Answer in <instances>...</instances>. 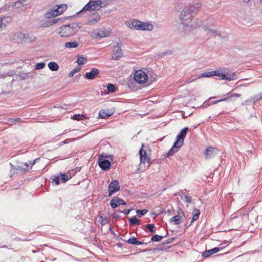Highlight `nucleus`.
<instances>
[{
  "mask_svg": "<svg viewBox=\"0 0 262 262\" xmlns=\"http://www.w3.org/2000/svg\"><path fill=\"white\" fill-rule=\"evenodd\" d=\"M81 70V67H75L72 71H71L70 72V73L69 74V76L70 77H72L75 74H76V73L78 72L79 71H80Z\"/></svg>",
  "mask_w": 262,
  "mask_h": 262,
  "instance_id": "f704fd0d",
  "label": "nucleus"
},
{
  "mask_svg": "<svg viewBox=\"0 0 262 262\" xmlns=\"http://www.w3.org/2000/svg\"><path fill=\"white\" fill-rule=\"evenodd\" d=\"M200 214V211L197 209H193V216L191 221L190 224L189 225L190 226L193 222L196 221L199 219V216Z\"/></svg>",
  "mask_w": 262,
  "mask_h": 262,
  "instance_id": "b1692460",
  "label": "nucleus"
},
{
  "mask_svg": "<svg viewBox=\"0 0 262 262\" xmlns=\"http://www.w3.org/2000/svg\"><path fill=\"white\" fill-rule=\"evenodd\" d=\"M224 247H215L212 249H210L208 250H206L203 252L202 256L205 258H207L211 256V255L219 252L220 250L223 249Z\"/></svg>",
  "mask_w": 262,
  "mask_h": 262,
  "instance_id": "4468645a",
  "label": "nucleus"
},
{
  "mask_svg": "<svg viewBox=\"0 0 262 262\" xmlns=\"http://www.w3.org/2000/svg\"><path fill=\"white\" fill-rule=\"evenodd\" d=\"M260 3H262V0H259Z\"/></svg>",
  "mask_w": 262,
  "mask_h": 262,
  "instance_id": "774afa93",
  "label": "nucleus"
},
{
  "mask_svg": "<svg viewBox=\"0 0 262 262\" xmlns=\"http://www.w3.org/2000/svg\"><path fill=\"white\" fill-rule=\"evenodd\" d=\"M56 260V258H54V259L53 260V261H54V260Z\"/></svg>",
  "mask_w": 262,
  "mask_h": 262,
  "instance_id": "338daca9",
  "label": "nucleus"
},
{
  "mask_svg": "<svg viewBox=\"0 0 262 262\" xmlns=\"http://www.w3.org/2000/svg\"><path fill=\"white\" fill-rule=\"evenodd\" d=\"M227 95L228 96V98H229L230 97H232L233 96H235L236 97H239L241 95L239 94H230V93H228L227 94Z\"/></svg>",
  "mask_w": 262,
  "mask_h": 262,
  "instance_id": "de8ad7c7",
  "label": "nucleus"
},
{
  "mask_svg": "<svg viewBox=\"0 0 262 262\" xmlns=\"http://www.w3.org/2000/svg\"><path fill=\"white\" fill-rule=\"evenodd\" d=\"M80 25V23L74 22L69 24V26L70 27L71 30H73V31H74L75 34L78 31L79 29L81 28V26Z\"/></svg>",
  "mask_w": 262,
  "mask_h": 262,
  "instance_id": "4be33fe9",
  "label": "nucleus"
},
{
  "mask_svg": "<svg viewBox=\"0 0 262 262\" xmlns=\"http://www.w3.org/2000/svg\"><path fill=\"white\" fill-rule=\"evenodd\" d=\"M2 248H7V246H2Z\"/></svg>",
  "mask_w": 262,
  "mask_h": 262,
  "instance_id": "0e129e2a",
  "label": "nucleus"
},
{
  "mask_svg": "<svg viewBox=\"0 0 262 262\" xmlns=\"http://www.w3.org/2000/svg\"><path fill=\"white\" fill-rule=\"evenodd\" d=\"M112 216L114 219H118L120 217V215H119L117 212H114V213L112 214Z\"/></svg>",
  "mask_w": 262,
  "mask_h": 262,
  "instance_id": "3c124183",
  "label": "nucleus"
},
{
  "mask_svg": "<svg viewBox=\"0 0 262 262\" xmlns=\"http://www.w3.org/2000/svg\"><path fill=\"white\" fill-rule=\"evenodd\" d=\"M140 20L138 19H132L125 21V25L131 29L138 30L139 26L140 24Z\"/></svg>",
  "mask_w": 262,
  "mask_h": 262,
  "instance_id": "ddd939ff",
  "label": "nucleus"
},
{
  "mask_svg": "<svg viewBox=\"0 0 262 262\" xmlns=\"http://www.w3.org/2000/svg\"><path fill=\"white\" fill-rule=\"evenodd\" d=\"M37 160H38V159H36L35 160H34L33 161V162H32V163H31V162H30V164H31V165H32V166H33V165H34L36 163V161H37Z\"/></svg>",
  "mask_w": 262,
  "mask_h": 262,
  "instance_id": "4d7b16f0",
  "label": "nucleus"
},
{
  "mask_svg": "<svg viewBox=\"0 0 262 262\" xmlns=\"http://www.w3.org/2000/svg\"><path fill=\"white\" fill-rule=\"evenodd\" d=\"M78 45L76 41L68 42L65 43V47L67 48H75L78 46Z\"/></svg>",
  "mask_w": 262,
  "mask_h": 262,
  "instance_id": "c85d7f7f",
  "label": "nucleus"
},
{
  "mask_svg": "<svg viewBox=\"0 0 262 262\" xmlns=\"http://www.w3.org/2000/svg\"><path fill=\"white\" fill-rule=\"evenodd\" d=\"M154 29V26L146 22L140 21V24L138 28V30H142V31H151Z\"/></svg>",
  "mask_w": 262,
  "mask_h": 262,
  "instance_id": "2eb2a0df",
  "label": "nucleus"
},
{
  "mask_svg": "<svg viewBox=\"0 0 262 262\" xmlns=\"http://www.w3.org/2000/svg\"><path fill=\"white\" fill-rule=\"evenodd\" d=\"M127 243L129 244L135 245H139L143 244V242L141 241H139L135 237H132L129 238L127 241Z\"/></svg>",
  "mask_w": 262,
  "mask_h": 262,
  "instance_id": "5701e85b",
  "label": "nucleus"
},
{
  "mask_svg": "<svg viewBox=\"0 0 262 262\" xmlns=\"http://www.w3.org/2000/svg\"><path fill=\"white\" fill-rule=\"evenodd\" d=\"M148 79L147 75L142 71L138 70L135 72L134 79L138 83H144Z\"/></svg>",
  "mask_w": 262,
  "mask_h": 262,
  "instance_id": "0eeeda50",
  "label": "nucleus"
},
{
  "mask_svg": "<svg viewBox=\"0 0 262 262\" xmlns=\"http://www.w3.org/2000/svg\"><path fill=\"white\" fill-rule=\"evenodd\" d=\"M85 115H80V114H75L71 117V118L74 120H77V121L82 120H83V118H84V119L87 118V117Z\"/></svg>",
  "mask_w": 262,
  "mask_h": 262,
  "instance_id": "cd10ccee",
  "label": "nucleus"
},
{
  "mask_svg": "<svg viewBox=\"0 0 262 262\" xmlns=\"http://www.w3.org/2000/svg\"><path fill=\"white\" fill-rule=\"evenodd\" d=\"M212 73V76H216L220 77L221 80H227L231 81L236 79V75L235 73H228L227 74L221 72L219 70H215L211 71Z\"/></svg>",
  "mask_w": 262,
  "mask_h": 262,
  "instance_id": "39448f33",
  "label": "nucleus"
},
{
  "mask_svg": "<svg viewBox=\"0 0 262 262\" xmlns=\"http://www.w3.org/2000/svg\"><path fill=\"white\" fill-rule=\"evenodd\" d=\"M10 166L11 167L12 169H14V170H16V166H15V165H13L11 163H10Z\"/></svg>",
  "mask_w": 262,
  "mask_h": 262,
  "instance_id": "6e6d98bb",
  "label": "nucleus"
},
{
  "mask_svg": "<svg viewBox=\"0 0 262 262\" xmlns=\"http://www.w3.org/2000/svg\"><path fill=\"white\" fill-rule=\"evenodd\" d=\"M102 4V2L101 0L90 1L78 13L86 11H94L96 9H99L103 7L101 6Z\"/></svg>",
  "mask_w": 262,
  "mask_h": 262,
  "instance_id": "7ed1b4c3",
  "label": "nucleus"
},
{
  "mask_svg": "<svg viewBox=\"0 0 262 262\" xmlns=\"http://www.w3.org/2000/svg\"><path fill=\"white\" fill-rule=\"evenodd\" d=\"M18 4H21L23 6L27 5V3H26V0H19L15 3V5L16 6Z\"/></svg>",
  "mask_w": 262,
  "mask_h": 262,
  "instance_id": "49530a36",
  "label": "nucleus"
},
{
  "mask_svg": "<svg viewBox=\"0 0 262 262\" xmlns=\"http://www.w3.org/2000/svg\"><path fill=\"white\" fill-rule=\"evenodd\" d=\"M201 25H202V23H201V24L199 25V26H200Z\"/></svg>",
  "mask_w": 262,
  "mask_h": 262,
  "instance_id": "69168bd1",
  "label": "nucleus"
},
{
  "mask_svg": "<svg viewBox=\"0 0 262 262\" xmlns=\"http://www.w3.org/2000/svg\"><path fill=\"white\" fill-rule=\"evenodd\" d=\"M176 237H172L168 238L165 243H163V244H170L172 243L173 241H174L176 239Z\"/></svg>",
  "mask_w": 262,
  "mask_h": 262,
  "instance_id": "09e8293b",
  "label": "nucleus"
},
{
  "mask_svg": "<svg viewBox=\"0 0 262 262\" xmlns=\"http://www.w3.org/2000/svg\"><path fill=\"white\" fill-rule=\"evenodd\" d=\"M205 31L207 32V33L208 34H209L211 36H212L213 37H216L217 36H221V34L220 32L217 31V30H215L214 29L211 28H206Z\"/></svg>",
  "mask_w": 262,
  "mask_h": 262,
  "instance_id": "412c9836",
  "label": "nucleus"
},
{
  "mask_svg": "<svg viewBox=\"0 0 262 262\" xmlns=\"http://www.w3.org/2000/svg\"><path fill=\"white\" fill-rule=\"evenodd\" d=\"M110 116H111V114H107L103 110H100L99 113V116L102 119L107 118Z\"/></svg>",
  "mask_w": 262,
  "mask_h": 262,
  "instance_id": "473e14b6",
  "label": "nucleus"
},
{
  "mask_svg": "<svg viewBox=\"0 0 262 262\" xmlns=\"http://www.w3.org/2000/svg\"><path fill=\"white\" fill-rule=\"evenodd\" d=\"M148 212L147 209H143V210H137L136 212L139 216H143Z\"/></svg>",
  "mask_w": 262,
  "mask_h": 262,
  "instance_id": "58836bf2",
  "label": "nucleus"
},
{
  "mask_svg": "<svg viewBox=\"0 0 262 262\" xmlns=\"http://www.w3.org/2000/svg\"><path fill=\"white\" fill-rule=\"evenodd\" d=\"M99 74V70L96 68H93L90 72H87L84 76L88 79H94L95 76Z\"/></svg>",
  "mask_w": 262,
  "mask_h": 262,
  "instance_id": "f3484780",
  "label": "nucleus"
},
{
  "mask_svg": "<svg viewBox=\"0 0 262 262\" xmlns=\"http://www.w3.org/2000/svg\"><path fill=\"white\" fill-rule=\"evenodd\" d=\"M120 189L119 181L117 180L112 181L108 185V196H111Z\"/></svg>",
  "mask_w": 262,
  "mask_h": 262,
  "instance_id": "9d476101",
  "label": "nucleus"
},
{
  "mask_svg": "<svg viewBox=\"0 0 262 262\" xmlns=\"http://www.w3.org/2000/svg\"><path fill=\"white\" fill-rule=\"evenodd\" d=\"M178 215H180L181 216V217L182 216H184V213L183 212V211L181 209H180L178 210Z\"/></svg>",
  "mask_w": 262,
  "mask_h": 262,
  "instance_id": "603ef678",
  "label": "nucleus"
},
{
  "mask_svg": "<svg viewBox=\"0 0 262 262\" xmlns=\"http://www.w3.org/2000/svg\"><path fill=\"white\" fill-rule=\"evenodd\" d=\"M144 147L143 144H142V148L140 149L139 154L140 155V164H145L146 161L148 163L147 167H149L152 162L150 161L149 157L147 156V152L145 150H143Z\"/></svg>",
  "mask_w": 262,
  "mask_h": 262,
  "instance_id": "1a4fd4ad",
  "label": "nucleus"
},
{
  "mask_svg": "<svg viewBox=\"0 0 262 262\" xmlns=\"http://www.w3.org/2000/svg\"><path fill=\"white\" fill-rule=\"evenodd\" d=\"M48 67L52 71H56L59 69L58 65L55 62H50L48 63Z\"/></svg>",
  "mask_w": 262,
  "mask_h": 262,
  "instance_id": "a878e982",
  "label": "nucleus"
},
{
  "mask_svg": "<svg viewBox=\"0 0 262 262\" xmlns=\"http://www.w3.org/2000/svg\"><path fill=\"white\" fill-rule=\"evenodd\" d=\"M131 209H124L122 211V213L125 214V215H127L129 213Z\"/></svg>",
  "mask_w": 262,
  "mask_h": 262,
  "instance_id": "864d4df0",
  "label": "nucleus"
},
{
  "mask_svg": "<svg viewBox=\"0 0 262 262\" xmlns=\"http://www.w3.org/2000/svg\"><path fill=\"white\" fill-rule=\"evenodd\" d=\"M181 216L180 215H177L171 217L170 220V222H173L175 225H179L181 223Z\"/></svg>",
  "mask_w": 262,
  "mask_h": 262,
  "instance_id": "bb28decb",
  "label": "nucleus"
},
{
  "mask_svg": "<svg viewBox=\"0 0 262 262\" xmlns=\"http://www.w3.org/2000/svg\"><path fill=\"white\" fill-rule=\"evenodd\" d=\"M163 237L164 236H163L155 234L151 237V240L154 242H159L163 239Z\"/></svg>",
  "mask_w": 262,
  "mask_h": 262,
  "instance_id": "c9c22d12",
  "label": "nucleus"
},
{
  "mask_svg": "<svg viewBox=\"0 0 262 262\" xmlns=\"http://www.w3.org/2000/svg\"><path fill=\"white\" fill-rule=\"evenodd\" d=\"M85 61H86V59L83 57H80L77 60L78 66L83 64Z\"/></svg>",
  "mask_w": 262,
  "mask_h": 262,
  "instance_id": "ea45409f",
  "label": "nucleus"
},
{
  "mask_svg": "<svg viewBox=\"0 0 262 262\" xmlns=\"http://www.w3.org/2000/svg\"><path fill=\"white\" fill-rule=\"evenodd\" d=\"M126 204V202H125L122 199L118 197L113 198L110 202V205L113 209L117 208L120 205H125Z\"/></svg>",
  "mask_w": 262,
  "mask_h": 262,
  "instance_id": "f8f14e48",
  "label": "nucleus"
},
{
  "mask_svg": "<svg viewBox=\"0 0 262 262\" xmlns=\"http://www.w3.org/2000/svg\"><path fill=\"white\" fill-rule=\"evenodd\" d=\"M2 24H3V23L1 21H0V28L2 27Z\"/></svg>",
  "mask_w": 262,
  "mask_h": 262,
  "instance_id": "e2e57ef3",
  "label": "nucleus"
},
{
  "mask_svg": "<svg viewBox=\"0 0 262 262\" xmlns=\"http://www.w3.org/2000/svg\"><path fill=\"white\" fill-rule=\"evenodd\" d=\"M211 76H212V73L210 72H205L201 74V77H210Z\"/></svg>",
  "mask_w": 262,
  "mask_h": 262,
  "instance_id": "37998d69",
  "label": "nucleus"
},
{
  "mask_svg": "<svg viewBox=\"0 0 262 262\" xmlns=\"http://www.w3.org/2000/svg\"><path fill=\"white\" fill-rule=\"evenodd\" d=\"M250 0H243L245 3H248Z\"/></svg>",
  "mask_w": 262,
  "mask_h": 262,
  "instance_id": "13d9d810",
  "label": "nucleus"
},
{
  "mask_svg": "<svg viewBox=\"0 0 262 262\" xmlns=\"http://www.w3.org/2000/svg\"><path fill=\"white\" fill-rule=\"evenodd\" d=\"M57 9L52 10L50 12L46 13L45 15L46 17L47 18L54 17L62 13L67 9V5L64 4L57 5Z\"/></svg>",
  "mask_w": 262,
  "mask_h": 262,
  "instance_id": "423d86ee",
  "label": "nucleus"
},
{
  "mask_svg": "<svg viewBox=\"0 0 262 262\" xmlns=\"http://www.w3.org/2000/svg\"><path fill=\"white\" fill-rule=\"evenodd\" d=\"M110 32L107 30H99L97 32L95 33V38L100 39L102 37H107Z\"/></svg>",
  "mask_w": 262,
  "mask_h": 262,
  "instance_id": "6ab92c4d",
  "label": "nucleus"
},
{
  "mask_svg": "<svg viewBox=\"0 0 262 262\" xmlns=\"http://www.w3.org/2000/svg\"><path fill=\"white\" fill-rule=\"evenodd\" d=\"M155 228V225L154 224H147L145 225V229L148 230L151 233H154L156 232Z\"/></svg>",
  "mask_w": 262,
  "mask_h": 262,
  "instance_id": "7c9ffc66",
  "label": "nucleus"
},
{
  "mask_svg": "<svg viewBox=\"0 0 262 262\" xmlns=\"http://www.w3.org/2000/svg\"><path fill=\"white\" fill-rule=\"evenodd\" d=\"M115 85L112 83H109L107 86V90L108 93L115 92Z\"/></svg>",
  "mask_w": 262,
  "mask_h": 262,
  "instance_id": "e433bc0d",
  "label": "nucleus"
},
{
  "mask_svg": "<svg viewBox=\"0 0 262 262\" xmlns=\"http://www.w3.org/2000/svg\"><path fill=\"white\" fill-rule=\"evenodd\" d=\"M14 39H16L18 38L17 41L18 42H21V41H24L25 42H31L34 41L36 37L32 35H30L28 33H24L21 32H19L15 34L14 36Z\"/></svg>",
  "mask_w": 262,
  "mask_h": 262,
  "instance_id": "20e7f679",
  "label": "nucleus"
},
{
  "mask_svg": "<svg viewBox=\"0 0 262 262\" xmlns=\"http://www.w3.org/2000/svg\"><path fill=\"white\" fill-rule=\"evenodd\" d=\"M129 223L131 226L139 225L140 224V221L137 219L136 216H134L133 217L130 218L129 219Z\"/></svg>",
  "mask_w": 262,
  "mask_h": 262,
  "instance_id": "393cba45",
  "label": "nucleus"
},
{
  "mask_svg": "<svg viewBox=\"0 0 262 262\" xmlns=\"http://www.w3.org/2000/svg\"><path fill=\"white\" fill-rule=\"evenodd\" d=\"M117 211H118L119 212H122L123 210L119 209L118 210H117Z\"/></svg>",
  "mask_w": 262,
  "mask_h": 262,
  "instance_id": "680f3d73",
  "label": "nucleus"
},
{
  "mask_svg": "<svg viewBox=\"0 0 262 262\" xmlns=\"http://www.w3.org/2000/svg\"><path fill=\"white\" fill-rule=\"evenodd\" d=\"M16 170L22 172L29 170V164L28 163L19 162L16 165Z\"/></svg>",
  "mask_w": 262,
  "mask_h": 262,
  "instance_id": "a211bd4d",
  "label": "nucleus"
},
{
  "mask_svg": "<svg viewBox=\"0 0 262 262\" xmlns=\"http://www.w3.org/2000/svg\"><path fill=\"white\" fill-rule=\"evenodd\" d=\"M59 34L62 37H68L74 34L69 25H63L60 28Z\"/></svg>",
  "mask_w": 262,
  "mask_h": 262,
  "instance_id": "9b49d317",
  "label": "nucleus"
},
{
  "mask_svg": "<svg viewBox=\"0 0 262 262\" xmlns=\"http://www.w3.org/2000/svg\"><path fill=\"white\" fill-rule=\"evenodd\" d=\"M201 7L200 3H195L192 5L187 6L182 10L180 15L182 23L185 26H189V23L186 22L196 14Z\"/></svg>",
  "mask_w": 262,
  "mask_h": 262,
  "instance_id": "f257e3e1",
  "label": "nucleus"
},
{
  "mask_svg": "<svg viewBox=\"0 0 262 262\" xmlns=\"http://www.w3.org/2000/svg\"><path fill=\"white\" fill-rule=\"evenodd\" d=\"M73 172H75V171H73V170H72L71 172H70V173H71V174H72L73 175H74V173H73Z\"/></svg>",
  "mask_w": 262,
  "mask_h": 262,
  "instance_id": "052dcab7",
  "label": "nucleus"
},
{
  "mask_svg": "<svg viewBox=\"0 0 262 262\" xmlns=\"http://www.w3.org/2000/svg\"><path fill=\"white\" fill-rule=\"evenodd\" d=\"M60 19L59 18H53L49 20L48 23V26H51L52 25H54L58 22V20H59Z\"/></svg>",
  "mask_w": 262,
  "mask_h": 262,
  "instance_id": "79ce46f5",
  "label": "nucleus"
},
{
  "mask_svg": "<svg viewBox=\"0 0 262 262\" xmlns=\"http://www.w3.org/2000/svg\"><path fill=\"white\" fill-rule=\"evenodd\" d=\"M188 127H186L181 130L176 137V141L174 142L171 148L166 154V157L169 158L178 151V149L181 147L184 143V138L188 132Z\"/></svg>",
  "mask_w": 262,
  "mask_h": 262,
  "instance_id": "f03ea898",
  "label": "nucleus"
},
{
  "mask_svg": "<svg viewBox=\"0 0 262 262\" xmlns=\"http://www.w3.org/2000/svg\"><path fill=\"white\" fill-rule=\"evenodd\" d=\"M228 98H224V99H220V100H215L214 101H212L211 103H209V102L208 101H205L204 103V107H207L208 106H209V105L210 104H216L217 103H219L220 102H221V101H225Z\"/></svg>",
  "mask_w": 262,
  "mask_h": 262,
  "instance_id": "c756f323",
  "label": "nucleus"
},
{
  "mask_svg": "<svg viewBox=\"0 0 262 262\" xmlns=\"http://www.w3.org/2000/svg\"><path fill=\"white\" fill-rule=\"evenodd\" d=\"M52 181V182L55 183L56 185H59L60 183V177L59 174L57 176H52L50 179Z\"/></svg>",
  "mask_w": 262,
  "mask_h": 262,
  "instance_id": "72a5a7b5",
  "label": "nucleus"
},
{
  "mask_svg": "<svg viewBox=\"0 0 262 262\" xmlns=\"http://www.w3.org/2000/svg\"><path fill=\"white\" fill-rule=\"evenodd\" d=\"M59 177L61 178V180L63 183H65L67 181H68L69 178L68 175L64 173H61V172L59 173Z\"/></svg>",
  "mask_w": 262,
  "mask_h": 262,
  "instance_id": "4c0bfd02",
  "label": "nucleus"
},
{
  "mask_svg": "<svg viewBox=\"0 0 262 262\" xmlns=\"http://www.w3.org/2000/svg\"><path fill=\"white\" fill-rule=\"evenodd\" d=\"M105 157L102 155L99 156L98 160V165L103 171H106L110 169L111 163L108 160H106Z\"/></svg>",
  "mask_w": 262,
  "mask_h": 262,
  "instance_id": "6e6552de",
  "label": "nucleus"
},
{
  "mask_svg": "<svg viewBox=\"0 0 262 262\" xmlns=\"http://www.w3.org/2000/svg\"><path fill=\"white\" fill-rule=\"evenodd\" d=\"M184 198L186 200V201L188 203H191L192 201L191 196H188L187 195H184Z\"/></svg>",
  "mask_w": 262,
  "mask_h": 262,
  "instance_id": "8fccbe9b",
  "label": "nucleus"
},
{
  "mask_svg": "<svg viewBox=\"0 0 262 262\" xmlns=\"http://www.w3.org/2000/svg\"><path fill=\"white\" fill-rule=\"evenodd\" d=\"M216 148L212 147H208L204 152L205 158L206 159H210L213 157L216 154Z\"/></svg>",
  "mask_w": 262,
  "mask_h": 262,
  "instance_id": "dca6fc26",
  "label": "nucleus"
},
{
  "mask_svg": "<svg viewBox=\"0 0 262 262\" xmlns=\"http://www.w3.org/2000/svg\"><path fill=\"white\" fill-rule=\"evenodd\" d=\"M14 120H15V122H16V123L21 122V120L20 118H15Z\"/></svg>",
  "mask_w": 262,
  "mask_h": 262,
  "instance_id": "5fc2aeb1",
  "label": "nucleus"
},
{
  "mask_svg": "<svg viewBox=\"0 0 262 262\" xmlns=\"http://www.w3.org/2000/svg\"><path fill=\"white\" fill-rule=\"evenodd\" d=\"M73 172H75V171H73V170H72L71 172H70V173H71V174H72L73 175H74V173H73Z\"/></svg>",
  "mask_w": 262,
  "mask_h": 262,
  "instance_id": "bf43d9fd",
  "label": "nucleus"
},
{
  "mask_svg": "<svg viewBox=\"0 0 262 262\" xmlns=\"http://www.w3.org/2000/svg\"><path fill=\"white\" fill-rule=\"evenodd\" d=\"M94 15L95 16V17L93 19V20H90L91 23H93V21L98 22L100 20V16L98 13H95Z\"/></svg>",
  "mask_w": 262,
  "mask_h": 262,
  "instance_id": "a18cd8bd",
  "label": "nucleus"
},
{
  "mask_svg": "<svg viewBox=\"0 0 262 262\" xmlns=\"http://www.w3.org/2000/svg\"><path fill=\"white\" fill-rule=\"evenodd\" d=\"M45 66H46V64L44 62H39L36 64L35 69L36 70H41V69H43L45 68Z\"/></svg>",
  "mask_w": 262,
  "mask_h": 262,
  "instance_id": "a19ab883",
  "label": "nucleus"
},
{
  "mask_svg": "<svg viewBox=\"0 0 262 262\" xmlns=\"http://www.w3.org/2000/svg\"><path fill=\"white\" fill-rule=\"evenodd\" d=\"M168 248H169V247H168ZM168 247L167 248L165 246H160L159 247H158L156 248H154L153 249H145L143 250V252H146V251H150V250H153L154 251H156L157 250H161V251H163V250H165L166 249H167Z\"/></svg>",
  "mask_w": 262,
  "mask_h": 262,
  "instance_id": "2f4dec72",
  "label": "nucleus"
},
{
  "mask_svg": "<svg viewBox=\"0 0 262 262\" xmlns=\"http://www.w3.org/2000/svg\"><path fill=\"white\" fill-rule=\"evenodd\" d=\"M101 225H104L109 222L108 219L106 217H103L101 216Z\"/></svg>",
  "mask_w": 262,
  "mask_h": 262,
  "instance_id": "c03bdc74",
  "label": "nucleus"
},
{
  "mask_svg": "<svg viewBox=\"0 0 262 262\" xmlns=\"http://www.w3.org/2000/svg\"><path fill=\"white\" fill-rule=\"evenodd\" d=\"M117 48V49L114 53V56H112V59L113 60H118L123 56V52L121 49V47L117 46L115 47V48Z\"/></svg>",
  "mask_w": 262,
  "mask_h": 262,
  "instance_id": "aec40b11",
  "label": "nucleus"
}]
</instances>
